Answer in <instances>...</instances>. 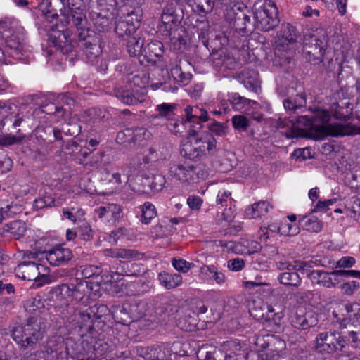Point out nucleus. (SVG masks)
<instances>
[{"label":"nucleus","mask_w":360,"mask_h":360,"mask_svg":"<svg viewBox=\"0 0 360 360\" xmlns=\"http://www.w3.org/2000/svg\"><path fill=\"white\" fill-rule=\"evenodd\" d=\"M207 165L202 163L188 164V182L195 184L205 179L209 175Z\"/></svg>","instance_id":"30"},{"label":"nucleus","mask_w":360,"mask_h":360,"mask_svg":"<svg viewBox=\"0 0 360 360\" xmlns=\"http://www.w3.org/2000/svg\"><path fill=\"white\" fill-rule=\"evenodd\" d=\"M65 0L41 1L39 4V8L48 21L52 22L54 19L58 18V12H62L65 6Z\"/></svg>","instance_id":"21"},{"label":"nucleus","mask_w":360,"mask_h":360,"mask_svg":"<svg viewBox=\"0 0 360 360\" xmlns=\"http://www.w3.org/2000/svg\"><path fill=\"white\" fill-rule=\"evenodd\" d=\"M49 41L63 54H69L74 51L75 42L73 43L71 41L68 30L63 32L57 31L52 33L49 37Z\"/></svg>","instance_id":"19"},{"label":"nucleus","mask_w":360,"mask_h":360,"mask_svg":"<svg viewBox=\"0 0 360 360\" xmlns=\"http://www.w3.org/2000/svg\"><path fill=\"white\" fill-rule=\"evenodd\" d=\"M331 275L330 272L322 270L319 284L328 288L335 287L336 284L340 283V281L337 278H335L333 281L330 277Z\"/></svg>","instance_id":"60"},{"label":"nucleus","mask_w":360,"mask_h":360,"mask_svg":"<svg viewBox=\"0 0 360 360\" xmlns=\"http://www.w3.org/2000/svg\"><path fill=\"white\" fill-rule=\"evenodd\" d=\"M327 46L328 38L325 32L305 36L303 41L302 55L310 63L318 65L323 61Z\"/></svg>","instance_id":"6"},{"label":"nucleus","mask_w":360,"mask_h":360,"mask_svg":"<svg viewBox=\"0 0 360 360\" xmlns=\"http://www.w3.org/2000/svg\"><path fill=\"white\" fill-rule=\"evenodd\" d=\"M163 44L160 41H152L145 46L142 50V55L146 62L155 65L157 61L163 56Z\"/></svg>","instance_id":"22"},{"label":"nucleus","mask_w":360,"mask_h":360,"mask_svg":"<svg viewBox=\"0 0 360 360\" xmlns=\"http://www.w3.org/2000/svg\"><path fill=\"white\" fill-rule=\"evenodd\" d=\"M25 311L33 316L37 317V315L41 313V309L44 307L43 302L39 298L31 297L27 300L24 304Z\"/></svg>","instance_id":"49"},{"label":"nucleus","mask_w":360,"mask_h":360,"mask_svg":"<svg viewBox=\"0 0 360 360\" xmlns=\"http://www.w3.org/2000/svg\"><path fill=\"white\" fill-rule=\"evenodd\" d=\"M243 246L247 250V253L252 255L262 250V245L255 240H245L243 242Z\"/></svg>","instance_id":"64"},{"label":"nucleus","mask_w":360,"mask_h":360,"mask_svg":"<svg viewBox=\"0 0 360 360\" xmlns=\"http://www.w3.org/2000/svg\"><path fill=\"white\" fill-rule=\"evenodd\" d=\"M186 120L189 124H195V122H205L211 120L207 111L199 108L198 105H187L184 109Z\"/></svg>","instance_id":"25"},{"label":"nucleus","mask_w":360,"mask_h":360,"mask_svg":"<svg viewBox=\"0 0 360 360\" xmlns=\"http://www.w3.org/2000/svg\"><path fill=\"white\" fill-rule=\"evenodd\" d=\"M26 231L25 224L22 221H13L0 229V235L4 237H13L19 239Z\"/></svg>","instance_id":"27"},{"label":"nucleus","mask_w":360,"mask_h":360,"mask_svg":"<svg viewBox=\"0 0 360 360\" xmlns=\"http://www.w3.org/2000/svg\"><path fill=\"white\" fill-rule=\"evenodd\" d=\"M182 276L179 274H169L162 271L158 274V281L161 285L167 290L174 289L182 283Z\"/></svg>","instance_id":"31"},{"label":"nucleus","mask_w":360,"mask_h":360,"mask_svg":"<svg viewBox=\"0 0 360 360\" xmlns=\"http://www.w3.org/2000/svg\"><path fill=\"white\" fill-rule=\"evenodd\" d=\"M188 123L184 115H176L167 121V129L176 136H181L186 130V124Z\"/></svg>","instance_id":"32"},{"label":"nucleus","mask_w":360,"mask_h":360,"mask_svg":"<svg viewBox=\"0 0 360 360\" xmlns=\"http://www.w3.org/2000/svg\"><path fill=\"white\" fill-rule=\"evenodd\" d=\"M318 320L312 314L296 313L291 319L292 326L299 330H307L317 324Z\"/></svg>","instance_id":"28"},{"label":"nucleus","mask_w":360,"mask_h":360,"mask_svg":"<svg viewBox=\"0 0 360 360\" xmlns=\"http://www.w3.org/2000/svg\"><path fill=\"white\" fill-rule=\"evenodd\" d=\"M197 147L202 158L213 155L217 150V141L211 134H208L205 139L202 138V141Z\"/></svg>","instance_id":"34"},{"label":"nucleus","mask_w":360,"mask_h":360,"mask_svg":"<svg viewBox=\"0 0 360 360\" xmlns=\"http://www.w3.org/2000/svg\"><path fill=\"white\" fill-rule=\"evenodd\" d=\"M15 272L24 280L35 281L40 274L39 265L34 262L25 261L15 267Z\"/></svg>","instance_id":"23"},{"label":"nucleus","mask_w":360,"mask_h":360,"mask_svg":"<svg viewBox=\"0 0 360 360\" xmlns=\"http://www.w3.org/2000/svg\"><path fill=\"white\" fill-rule=\"evenodd\" d=\"M229 101L234 108L238 109L242 108L245 105H249L252 102L251 100L241 96L238 93L229 94Z\"/></svg>","instance_id":"55"},{"label":"nucleus","mask_w":360,"mask_h":360,"mask_svg":"<svg viewBox=\"0 0 360 360\" xmlns=\"http://www.w3.org/2000/svg\"><path fill=\"white\" fill-rule=\"evenodd\" d=\"M112 14V13H110V15L103 13L96 14V18L94 20V25L98 32H108L110 30L112 22L110 15Z\"/></svg>","instance_id":"44"},{"label":"nucleus","mask_w":360,"mask_h":360,"mask_svg":"<svg viewBox=\"0 0 360 360\" xmlns=\"http://www.w3.org/2000/svg\"><path fill=\"white\" fill-rule=\"evenodd\" d=\"M6 46L14 53H20L25 47V32L24 28L15 20L10 21L8 29L2 32Z\"/></svg>","instance_id":"11"},{"label":"nucleus","mask_w":360,"mask_h":360,"mask_svg":"<svg viewBox=\"0 0 360 360\" xmlns=\"http://www.w3.org/2000/svg\"><path fill=\"white\" fill-rule=\"evenodd\" d=\"M148 136L149 132L146 128H127L117 133L116 141L125 148H131Z\"/></svg>","instance_id":"13"},{"label":"nucleus","mask_w":360,"mask_h":360,"mask_svg":"<svg viewBox=\"0 0 360 360\" xmlns=\"http://www.w3.org/2000/svg\"><path fill=\"white\" fill-rule=\"evenodd\" d=\"M71 297L75 300L85 303L92 298L93 283L90 281L74 278L70 281Z\"/></svg>","instance_id":"14"},{"label":"nucleus","mask_w":360,"mask_h":360,"mask_svg":"<svg viewBox=\"0 0 360 360\" xmlns=\"http://www.w3.org/2000/svg\"><path fill=\"white\" fill-rule=\"evenodd\" d=\"M321 113L316 115L312 118L307 116L297 117L296 122L287 118L273 120L271 127L275 129H285L281 131L282 136L287 139L309 138L314 140H322L327 136H335L348 134L345 130L347 127L341 126H320Z\"/></svg>","instance_id":"1"},{"label":"nucleus","mask_w":360,"mask_h":360,"mask_svg":"<svg viewBox=\"0 0 360 360\" xmlns=\"http://www.w3.org/2000/svg\"><path fill=\"white\" fill-rule=\"evenodd\" d=\"M296 264L293 265L290 262H276V266L280 271H288V270H305V268L309 264L300 263L296 261Z\"/></svg>","instance_id":"54"},{"label":"nucleus","mask_w":360,"mask_h":360,"mask_svg":"<svg viewBox=\"0 0 360 360\" xmlns=\"http://www.w3.org/2000/svg\"><path fill=\"white\" fill-rule=\"evenodd\" d=\"M131 13L127 7H120L117 10V20L115 23L114 32L116 33L118 43H121L125 40L126 37L134 34L136 32L137 27L139 26V20H136V22H133Z\"/></svg>","instance_id":"10"},{"label":"nucleus","mask_w":360,"mask_h":360,"mask_svg":"<svg viewBox=\"0 0 360 360\" xmlns=\"http://www.w3.org/2000/svg\"><path fill=\"white\" fill-rule=\"evenodd\" d=\"M124 82L129 84V89L122 86L117 87L115 91L116 97L123 103L127 105H135L141 100L137 98L132 93L131 89L133 86L142 87L145 86V82L139 73L127 72L126 78H124Z\"/></svg>","instance_id":"12"},{"label":"nucleus","mask_w":360,"mask_h":360,"mask_svg":"<svg viewBox=\"0 0 360 360\" xmlns=\"http://www.w3.org/2000/svg\"><path fill=\"white\" fill-rule=\"evenodd\" d=\"M232 124L236 130L248 131L250 121L243 115H236L232 117Z\"/></svg>","instance_id":"51"},{"label":"nucleus","mask_w":360,"mask_h":360,"mask_svg":"<svg viewBox=\"0 0 360 360\" xmlns=\"http://www.w3.org/2000/svg\"><path fill=\"white\" fill-rule=\"evenodd\" d=\"M176 103H162L156 106L157 114L154 115L155 118H164L167 121L176 116L175 110L177 109Z\"/></svg>","instance_id":"39"},{"label":"nucleus","mask_w":360,"mask_h":360,"mask_svg":"<svg viewBox=\"0 0 360 360\" xmlns=\"http://www.w3.org/2000/svg\"><path fill=\"white\" fill-rule=\"evenodd\" d=\"M252 11L254 18L252 29L269 32L279 24L278 10L271 0H257Z\"/></svg>","instance_id":"4"},{"label":"nucleus","mask_w":360,"mask_h":360,"mask_svg":"<svg viewBox=\"0 0 360 360\" xmlns=\"http://www.w3.org/2000/svg\"><path fill=\"white\" fill-rule=\"evenodd\" d=\"M71 13L67 18L69 25L76 28L78 37V46L82 49L86 61L94 64L101 52L100 39L95 32L88 27V20L85 15L77 10H80L82 0H68Z\"/></svg>","instance_id":"2"},{"label":"nucleus","mask_w":360,"mask_h":360,"mask_svg":"<svg viewBox=\"0 0 360 360\" xmlns=\"http://www.w3.org/2000/svg\"><path fill=\"white\" fill-rule=\"evenodd\" d=\"M119 44L121 46H126L127 52L131 56L141 57L142 50L144 47L143 43L136 32L134 34L126 37L125 40Z\"/></svg>","instance_id":"29"},{"label":"nucleus","mask_w":360,"mask_h":360,"mask_svg":"<svg viewBox=\"0 0 360 360\" xmlns=\"http://www.w3.org/2000/svg\"><path fill=\"white\" fill-rule=\"evenodd\" d=\"M45 254L46 260L53 266H63L72 258V251L60 245L53 247Z\"/></svg>","instance_id":"17"},{"label":"nucleus","mask_w":360,"mask_h":360,"mask_svg":"<svg viewBox=\"0 0 360 360\" xmlns=\"http://www.w3.org/2000/svg\"><path fill=\"white\" fill-rule=\"evenodd\" d=\"M158 76L160 78H155L151 82L150 86L153 90L162 87L164 91L174 92L177 90L176 86L171 84V77L167 69L161 68L158 70Z\"/></svg>","instance_id":"26"},{"label":"nucleus","mask_w":360,"mask_h":360,"mask_svg":"<svg viewBox=\"0 0 360 360\" xmlns=\"http://www.w3.org/2000/svg\"><path fill=\"white\" fill-rule=\"evenodd\" d=\"M292 157L302 161L312 158L313 155L310 148H297L292 153Z\"/></svg>","instance_id":"62"},{"label":"nucleus","mask_w":360,"mask_h":360,"mask_svg":"<svg viewBox=\"0 0 360 360\" xmlns=\"http://www.w3.org/2000/svg\"><path fill=\"white\" fill-rule=\"evenodd\" d=\"M103 309L104 306L94 305L89 307L86 311L80 314V319L82 322L81 328H85L86 330L91 333L94 329V321L101 319L102 315L99 314V309Z\"/></svg>","instance_id":"24"},{"label":"nucleus","mask_w":360,"mask_h":360,"mask_svg":"<svg viewBox=\"0 0 360 360\" xmlns=\"http://www.w3.org/2000/svg\"><path fill=\"white\" fill-rule=\"evenodd\" d=\"M299 270H288L281 273L278 276V281L281 284L298 287L300 285L302 279L298 274Z\"/></svg>","instance_id":"38"},{"label":"nucleus","mask_w":360,"mask_h":360,"mask_svg":"<svg viewBox=\"0 0 360 360\" xmlns=\"http://www.w3.org/2000/svg\"><path fill=\"white\" fill-rule=\"evenodd\" d=\"M268 204L265 201L255 202L245 211V217L248 219H255L266 214L269 211Z\"/></svg>","instance_id":"41"},{"label":"nucleus","mask_w":360,"mask_h":360,"mask_svg":"<svg viewBox=\"0 0 360 360\" xmlns=\"http://www.w3.org/2000/svg\"><path fill=\"white\" fill-rule=\"evenodd\" d=\"M347 336L335 330L321 333L316 337V349L319 353L333 354L342 351L348 344Z\"/></svg>","instance_id":"9"},{"label":"nucleus","mask_w":360,"mask_h":360,"mask_svg":"<svg viewBox=\"0 0 360 360\" xmlns=\"http://www.w3.org/2000/svg\"><path fill=\"white\" fill-rule=\"evenodd\" d=\"M45 328L41 319L30 316L25 322L14 325L11 329V335L21 349L33 348L43 339Z\"/></svg>","instance_id":"3"},{"label":"nucleus","mask_w":360,"mask_h":360,"mask_svg":"<svg viewBox=\"0 0 360 360\" xmlns=\"http://www.w3.org/2000/svg\"><path fill=\"white\" fill-rule=\"evenodd\" d=\"M248 7L243 4H236L224 11L225 20L230 27L239 33L245 34L252 32V22L250 16L247 13Z\"/></svg>","instance_id":"8"},{"label":"nucleus","mask_w":360,"mask_h":360,"mask_svg":"<svg viewBox=\"0 0 360 360\" xmlns=\"http://www.w3.org/2000/svg\"><path fill=\"white\" fill-rule=\"evenodd\" d=\"M202 138H198L194 143H187L181 149V155L190 160H202L203 158L198 150L197 145L200 143Z\"/></svg>","instance_id":"40"},{"label":"nucleus","mask_w":360,"mask_h":360,"mask_svg":"<svg viewBox=\"0 0 360 360\" xmlns=\"http://www.w3.org/2000/svg\"><path fill=\"white\" fill-rule=\"evenodd\" d=\"M188 163L174 164L170 167L169 174L178 180L188 182Z\"/></svg>","instance_id":"46"},{"label":"nucleus","mask_w":360,"mask_h":360,"mask_svg":"<svg viewBox=\"0 0 360 360\" xmlns=\"http://www.w3.org/2000/svg\"><path fill=\"white\" fill-rule=\"evenodd\" d=\"M82 275L86 278H91L100 274V269L94 265H85L79 267Z\"/></svg>","instance_id":"63"},{"label":"nucleus","mask_w":360,"mask_h":360,"mask_svg":"<svg viewBox=\"0 0 360 360\" xmlns=\"http://www.w3.org/2000/svg\"><path fill=\"white\" fill-rule=\"evenodd\" d=\"M195 8L193 11L203 16L210 13L216 4V0H193Z\"/></svg>","instance_id":"45"},{"label":"nucleus","mask_w":360,"mask_h":360,"mask_svg":"<svg viewBox=\"0 0 360 360\" xmlns=\"http://www.w3.org/2000/svg\"><path fill=\"white\" fill-rule=\"evenodd\" d=\"M136 353L146 360H167L171 355L170 351L162 345L137 347Z\"/></svg>","instance_id":"16"},{"label":"nucleus","mask_w":360,"mask_h":360,"mask_svg":"<svg viewBox=\"0 0 360 360\" xmlns=\"http://www.w3.org/2000/svg\"><path fill=\"white\" fill-rule=\"evenodd\" d=\"M299 224L303 229L311 233H319L323 229L322 221L314 216H303L299 219Z\"/></svg>","instance_id":"37"},{"label":"nucleus","mask_w":360,"mask_h":360,"mask_svg":"<svg viewBox=\"0 0 360 360\" xmlns=\"http://www.w3.org/2000/svg\"><path fill=\"white\" fill-rule=\"evenodd\" d=\"M156 214L157 212L155 206L152 203L146 202L142 206L141 221L142 223L148 224L150 222L151 219L156 216Z\"/></svg>","instance_id":"50"},{"label":"nucleus","mask_w":360,"mask_h":360,"mask_svg":"<svg viewBox=\"0 0 360 360\" xmlns=\"http://www.w3.org/2000/svg\"><path fill=\"white\" fill-rule=\"evenodd\" d=\"M330 120V115L326 111H323L321 112L320 117V126L329 127V126H341L342 127H347L345 131H348V134L344 135H338L335 137L344 136L356 134L357 133L360 134V128H356L352 126L351 124H328V122ZM342 131H344L343 129Z\"/></svg>","instance_id":"42"},{"label":"nucleus","mask_w":360,"mask_h":360,"mask_svg":"<svg viewBox=\"0 0 360 360\" xmlns=\"http://www.w3.org/2000/svg\"><path fill=\"white\" fill-rule=\"evenodd\" d=\"M251 316L254 319L262 321H274L276 324L279 322L284 316L282 310L276 311L271 306L263 304L259 307H255L250 310Z\"/></svg>","instance_id":"18"},{"label":"nucleus","mask_w":360,"mask_h":360,"mask_svg":"<svg viewBox=\"0 0 360 360\" xmlns=\"http://www.w3.org/2000/svg\"><path fill=\"white\" fill-rule=\"evenodd\" d=\"M306 94L304 92L297 94L283 100V103L285 110L295 112L297 109L306 106Z\"/></svg>","instance_id":"33"},{"label":"nucleus","mask_w":360,"mask_h":360,"mask_svg":"<svg viewBox=\"0 0 360 360\" xmlns=\"http://www.w3.org/2000/svg\"><path fill=\"white\" fill-rule=\"evenodd\" d=\"M137 255V251L134 250L117 249L114 250V266H116L114 276L117 275V278H120V276H129L130 272L129 262L122 261L120 258L135 257Z\"/></svg>","instance_id":"15"},{"label":"nucleus","mask_w":360,"mask_h":360,"mask_svg":"<svg viewBox=\"0 0 360 360\" xmlns=\"http://www.w3.org/2000/svg\"><path fill=\"white\" fill-rule=\"evenodd\" d=\"M339 288L343 295L352 296L360 289V283L356 280L344 281L340 285Z\"/></svg>","instance_id":"52"},{"label":"nucleus","mask_w":360,"mask_h":360,"mask_svg":"<svg viewBox=\"0 0 360 360\" xmlns=\"http://www.w3.org/2000/svg\"><path fill=\"white\" fill-rule=\"evenodd\" d=\"M50 298L52 300L62 301L68 297H71L70 283L58 285L49 292Z\"/></svg>","instance_id":"43"},{"label":"nucleus","mask_w":360,"mask_h":360,"mask_svg":"<svg viewBox=\"0 0 360 360\" xmlns=\"http://www.w3.org/2000/svg\"><path fill=\"white\" fill-rule=\"evenodd\" d=\"M98 217L103 221L109 222L112 217V205L101 206L95 210Z\"/></svg>","instance_id":"58"},{"label":"nucleus","mask_w":360,"mask_h":360,"mask_svg":"<svg viewBox=\"0 0 360 360\" xmlns=\"http://www.w3.org/2000/svg\"><path fill=\"white\" fill-rule=\"evenodd\" d=\"M233 77L243 83L246 89L255 93H258L260 91L257 73L254 70L244 68L241 71L236 72Z\"/></svg>","instance_id":"20"},{"label":"nucleus","mask_w":360,"mask_h":360,"mask_svg":"<svg viewBox=\"0 0 360 360\" xmlns=\"http://www.w3.org/2000/svg\"><path fill=\"white\" fill-rule=\"evenodd\" d=\"M212 122L207 124V129L217 136H223L226 134V126L224 123L210 120Z\"/></svg>","instance_id":"57"},{"label":"nucleus","mask_w":360,"mask_h":360,"mask_svg":"<svg viewBox=\"0 0 360 360\" xmlns=\"http://www.w3.org/2000/svg\"><path fill=\"white\" fill-rule=\"evenodd\" d=\"M6 214L7 218H13L15 215L22 212V207L18 203L12 202L11 204L7 205L4 207Z\"/></svg>","instance_id":"61"},{"label":"nucleus","mask_w":360,"mask_h":360,"mask_svg":"<svg viewBox=\"0 0 360 360\" xmlns=\"http://www.w3.org/2000/svg\"><path fill=\"white\" fill-rule=\"evenodd\" d=\"M299 33L297 29L290 23H283L277 34L275 54L288 60L295 52Z\"/></svg>","instance_id":"7"},{"label":"nucleus","mask_w":360,"mask_h":360,"mask_svg":"<svg viewBox=\"0 0 360 360\" xmlns=\"http://www.w3.org/2000/svg\"><path fill=\"white\" fill-rule=\"evenodd\" d=\"M130 284L126 282L123 278H114V294L121 297L125 295H134V291L131 289Z\"/></svg>","instance_id":"47"},{"label":"nucleus","mask_w":360,"mask_h":360,"mask_svg":"<svg viewBox=\"0 0 360 360\" xmlns=\"http://www.w3.org/2000/svg\"><path fill=\"white\" fill-rule=\"evenodd\" d=\"M166 180L164 176L161 174H153L151 176H142L141 184L144 186H148L154 192H159L162 190Z\"/></svg>","instance_id":"35"},{"label":"nucleus","mask_w":360,"mask_h":360,"mask_svg":"<svg viewBox=\"0 0 360 360\" xmlns=\"http://www.w3.org/2000/svg\"><path fill=\"white\" fill-rule=\"evenodd\" d=\"M200 273L204 279H213L219 285H221L226 281L224 274L221 271H219L214 265H204L200 269Z\"/></svg>","instance_id":"36"},{"label":"nucleus","mask_w":360,"mask_h":360,"mask_svg":"<svg viewBox=\"0 0 360 360\" xmlns=\"http://www.w3.org/2000/svg\"><path fill=\"white\" fill-rule=\"evenodd\" d=\"M55 205V199L51 195H45L42 198L35 199L32 207L34 210L51 207Z\"/></svg>","instance_id":"53"},{"label":"nucleus","mask_w":360,"mask_h":360,"mask_svg":"<svg viewBox=\"0 0 360 360\" xmlns=\"http://www.w3.org/2000/svg\"><path fill=\"white\" fill-rule=\"evenodd\" d=\"M172 264L176 271L181 273L188 272L193 266L192 263H190L184 259L176 257L172 259Z\"/></svg>","instance_id":"59"},{"label":"nucleus","mask_w":360,"mask_h":360,"mask_svg":"<svg viewBox=\"0 0 360 360\" xmlns=\"http://www.w3.org/2000/svg\"><path fill=\"white\" fill-rule=\"evenodd\" d=\"M184 18V13L177 4L172 1H168L162 10L161 15V30L166 32L165 35L168 36L172 41H178L179 44H185L186 40L179 34L175 36V31L180 25Z\"/></svg>","instance_id":"5"},{"label":"nucleus","mask_w":360,"mask_h":360,"mask_svg":"<svg viewBox=\"0 0 360 360\" xmlns=\"http://www.w3.org/2000/svg\"><path fill=\"white\" fill-rule=\"evenodd\" d=\"M243 345L238 340H229L221 345V349L226 354L225 356L231 357L237 352L241 350Z\"/></svg>","instance_id":"48"},{"label":"nucleus","mask_w":360,"mask_h":360,"mask_svg":"<svg viewBox=\"0 0 360 360\" xmlns=\"http://www.w3.org/2000/svg\"><path fill=\"white\" fill-rule=\"evenodd\" d=\"M244 286L245 288L251 290L255 288H259V289L257 290V292H261L262 291L263 293L270 294L273 292V289L271 288L270 284L267 283H258L254 281H246L244 282Z\"/></svg>","instance_id":"56"}]
</instances>
